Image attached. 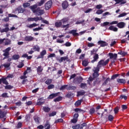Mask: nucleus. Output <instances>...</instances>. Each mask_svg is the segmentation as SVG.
<instances>
[{"label":"nucleus","mask_w":129,"mask_h":129,"mask_svg":"<svg viewBox=\"0 0 129 129\" xmlns=\"http://www.w3.org/2000/svg\"><path fill=\"white\" fill-rule=\"evenodd\" d=\"M34 39L35 38L32 36H27L25 37L24 40L25 41H28V42H31L32 41H34Z\"/></svg>","instance_id":"8"},{"label":"nucleus","mask_w":129,"mask_h":129,"mask_svg":"<svg viewBox=\"0 0 129 129\" xmlns=\"http://www.w3.org/2000/svg\"><path fill=\"white\" fill-rule=\"evenodd\" d=\"M34 32H37L38 31H40V30H43V28L42 27H38V28H36L33 29Z\"/></svg>","instance_id":"44"},{"label":"nucleus","mask_w":129,"mask_h":129,"mask_svg":"<svg viewBox=\"0 0 129 129\" xmlns=\"http://www.w3.org/2000/svg\"><path fill=\"white\" fill-rule=\"evenodd\" d=\"M99 58V56H98V54H95L93 57L94 59L91 61L92 63H93L94 62L97 61Z\"/></svg>","instance_id":"18"},{"label":"nucleus","mask_w":129,"mask_h":129,"mask_svg":"<svg viewBox=\"0 0 129 129\" xmlns=\"http://www.w3.org/2000/svg\"><path fill=\"white\" fill-rule=\"evenodd\" d=\"M118 54L119 55H121L122 56H125V55H126L127 53L124 51H120L118 52Z\"/></svg>","instance_id":"40"},{"label":"nucleus","mask_w":129,"mask_h":129,"mask_svg":"<svg viewBox=\"0 0 129 129\" xmlns=\"http://www.w3.org/2000/svg\"><path fill=\"white\" fill-rule=\"evenodd\" d=\"M93 9H88L86 11H85V14H88V13H90L92 12Z\"/></svg>","instance_id":"60"},{"label":"nucleus","mask_w":129,"mask_h":129,"mask_svg":"<svg viewBox=\"0 0 129 129\" xmlns=\"http://www.w3.org/2000/svg\"><path fill=\"white\" fill-rule=\"evenodd\" d=\"M30 6H31V4L29 3H26L23 4V8H25L30 7Z\"/></svg>","instance_id":"33"},{"label":"nucleus","mask_w":129,"mask_h":129,"mask_svg":"<svg viewBox=\"0 0 129 129\" xmlns=\"http://www.w3.org/2000/svg\"><path fill=\"white\" fill-rule=\"evenodd\" d=\"M93 76L94 78H96V77H98V76H99V75L98 74V73L94 72Z\"/></svg>","instance_id":"39"},{"label":"nucleus","mask_w":129,"mask_h":129,"mask_svg":"<svg viewBox=\"0 0 129 129\" xmlns=\"http://www.w3.org/2000/svg\"><path fill=\"white\" fill-rule=\"evenodd\" d=\"M4 117H6V114L3 111L0 110V118H4Z\"/></svg>","instance_id":"28"},{"label":"nucleus","mask_w":129,"mask_h":129,"mask_svg":"<svg viewBox=\"0 0 129 129\" xmlns=\"http://www.w3.org/2000/svg\"><path fill=\"white\" fill-rule=\"evenodd\" d=\"M55 87V86L53 84H50L47 87V89H53Z\"/></svg>","instance_id":"43"},{"label":"nucleus","mask_w":129,"mask_h":129,"mask_svg":"<svg viewBox=\"0 0 129 129\" xmlns=\"http://www.w3.org/2000/svg\"><path fill=\"white\" fill-rule=\"evenodd\" d=\"M109 30H110V31H113V32H117V28L114 27V26H110L109 27Z\"/></svg>","instance_id":"16"},{"label":"nucleus","mask_w":129,"mask_h":129,"mask_svg":"<svg viewBox=\"0 0 129 129\" xmlns=\"http://www.w3.org/2000/svg\"><path fill=\"white\" fill-rule=\"evenodd\" d=\"M55 26L56 28H60V27L62 26V22H61V20L56 22Z\"/></svg>","instance_id":"17"},{"label":"nucleus","mask_w":129,"mask_h":129,"mask_svg":"<svg viewBox=\"0 0 129 129\" xmlns=\"http://www.w3.org/2000/svg\"><path fill=\"white\" fill-rule=\"evenodd\" d=\"M117 82H118V83L124 84L125 83V80L123 79H119L117 80Z\"/></svg>","instance_id":"23"},{"label":"nucleus","mask_w":129,"mask_h":129,"mask_svg":"<svg viewBox=\"0 0 129 129\" xmlns=\"http://www.w3.org/2000/svg\"><path fill=\"white\" fill-rule=\"evenodd\" d=\"M86 86H87V84H86L85 83H82L81 84V88L84 89V88H85V87H86Z\"/></svg>","instance_id":"52"},{"label":"nucleus","mask_w":129,"mask_h":129,"mask_svg":"<svg viewBox=\"0 0 129 129\" xmlns=\"http://www.w3.org/2000/svg\"><path fill=\"white\" fill-rule=\"evenodd\" d=\"M2 81L3 84H6V85H9V82H8V81H7L6 79L2 78Z\"/></svg>","instance_id":"26"},{"label":"nucleus","mask_w":129,"mask_h":129,"mask_svg":"<svg viewBox=\"0 0 129 129\" xmlns=\"http://www.w3.org/2000/svg\"><path fill=\"white\" fill-rule=\"evenodd\" d=\"M60 22H61L62 25H64V24H66L68 22V18H63L60 20Z\"/></svg>","instance_id":"24"},{"label":"nucleus","mask_w":129,"mask_h":129,"mask_svg":"<svg viewBox=\"0 0 129 129\" xmlns=\"http://www.w3.org/2000/svg\"><path fill=\"white\" fill-rule=\"evenodd\" d=\"M43 110L45 112H49L51 110V109L49 107L44 106L43 107Z\"/></svg>","instance_id":"25"},{"label":"nucleus","mask_w":129,"mask_h":129,"mask_svg":"<svg viewBox=\"0 0 129 129\" xmlns=\"http://www.w3.org/2000/svg\"><path fill=\"white\" fill-rule=\"evenodd\" d=\"M117 26L118 28H119V29H122L125 26V23L124 22H120L117 24Z\"/></svg>","instance_id":"12"},{"label":"nucleus","mask_w":129,"mask_h":129,"mask_svg":"<svg viewBox=\"0 0 129 129\" xmlns=\"http://www.w3.org/2000/svg\"><path fill=\"white\" fill-rule=\"evenodd\" d=\"M56 96H58V93L51 94L49 96V97H48V99H52V98L56 97Z\"/></svg>","instance_id":"13"},{"label":"nucleus","mask_w":129,"mask_h":129,"mask_svg":"<svg viewBox=\"0 0 129 129\" xmlns=\"http://www.w3.org/2000/svg\"><path fill=\"white\" fill-rule=\"evenodd\" d=\"M94 46V43H88V47H91Z\"/></svg>","instance_id":"63"},{"label":"nucleus","mask_w":129,"mask_h":129,"mask_svg":"<svg viewBox=\"0 0 129 129\" xmlns=\"http://www.w3.org/2000/svg\"><path fill=\"white\" fill-rule=\"evenodd\" d=\"M84 94H85L84 91H81L78 92V95H84Z\"/></svg>","instance_id":"48"},{"label":"nucleus","mask_w":129,"mask_h":129,"mask_svg":"<svg viewBox=\"0 0 129 129\" xmlns=\"http://www.w3.org/2000/svg\"><path fill=\"white\" fill-rule=\"evenodd\" d=\"M46 0H41L40 2H38L36 4L34 5V6H36V8L37 7H41L43 6L46 3Z\"/></svg>","instance_id":"9"},{"label":"nucleus","mask_w":129,"mask_h":129,"mask_svg":"<svg viewBox=\"0 0 129 129\" xmlns=\"http://www.w3.org/2000/svg\"><path fill=\"white\" fill-rule=\"evenodd\" d=\"M33 50L37 51V52H40V47L38 45L35 46L33 47Z\"/></svg>","instance_id":"27"},{"label":"nucleus","mask_w":129,"mask_h":129,"mask_svg":"<svg viewBox=\"0 0 129 129\" xmlns=\"http://www.w3.org/2000/svg\"><path fill=\"white\" fill-rule=\"evenodd\" d=\"M38 26H39V24H37L36 23H33L29 25H27V27L29 29H32V28H35V27H37Z\"/></svg>","instance_id":"15"},{"label":"nucleus","mask_w":129,"mask_h":129,"mask_svg":"<svg viewBox=\"0 0 129 129\" xmlns=\"http://www.w3.org/2000/svg\"><path fill=\"white\" fill-rule=\"evenodd\" d=\"M12 58L14 60H18L20 58V55L19 54H15L13 56Z\"/></svg>","instance_id":"35"},{"label":"nucleus","mask_w":129,"mask_h":129,"mask_svg":"<svg viewBox=\"0 0 129 129\" xmlns=\"http://www.w3.org/2000/svg\"><path fill=\"white\" fill-rule=\"evenodd\" d=\"M29 8L33 12V13L35 14L36 16H41V15H44L45 13L44 10H41L40 8L37 9V5L31 6Z\"/></svg>","instance_id":"1"},{"label":"nucleus","mask_w":129,"mask_h":129,"mask_svg":"<svg viewBox=\"0 0 129 129\" xmlns=\"http://www.w3.org/2000/svg\"><path fill=\"white\" fill-rule=\"evenodd\" d=\"M56 113H57L55 111L52 112V113L49 114V116H54L56 115Z\"/></svg>","instance_id":"64"},{"label":"nucleus","mask_w":129,"mask_h":129,"mask_svg":"<svg viewBox=\"0 0 129 129\" xmlns=\"http://www.w3.org/2000/svg\"><path fill=\"white\" fill-rule=\"evenodd\" d=\"M42 20H43V18L41 17H36L34 18L29 17L27 19L28 22H38V21H41Z\"/></svg>","instance_id":"4"},{"label":"nucleus","mask_w":129,"mask_h":129,"mask_svg":"<svg viewBox=\"0 0 129 129\" xmlns=\"http://www.w3.org/2000/svg\"><path fill=\"white\" fill-rule=\"evenodd\" d=\"M109 56L110 59H113V60H116L117 58V54L116 53H109Z\"/></svg>","instance_id":"7"},{"label":"nucleus","mask_w":129,"mask_h":129,"mask_svg":"<svg viewBox=\"0 0 129 129\" xmlns=\"http://www.w3.org/2000/svg\"><path fill=\"white\" fill-rule=\"evenodd\" d=\"M108 81H110V79L108 78L103 83V85H106V84L108 83Z\"/></svg>","instance_id":"51"},{"label":"nucleus","mask_w":129,"mask_h":129,"mask_svg":"<svg viewBox=\"0 0 129 129\" xmlns=\"http://www.w3.org/2000/svg\"><path fill=\"white\" fill-rule=\"evenodd\" d=\"M37 73L40 75L41 73H42V71H43V68L42 66H39L37 68Z\"/></svg>","instance_id":"20"},{"label":"nucleus","mask_w":129,"mask_h":129,"mask_svg":"<svg viewBox=\"0 0 129 129\" xmlns=\"http://www.w3.org/2000/svg\"><path fill=\"white\" fill-rule=\"evenodd\" d=\"M52 57H56V54L55 53H51L47 56V58H52Z\"/></svg>","instance_id":"55"},{"label":"nucleus","mask_w":129,"mask_h":129,"mask_svg":"<svg viewBox=\"0 0 129 129\" xmlns=\"http://www.w3.org/2000/svg\"><path fill=\"white\" fill-rule=\"evenodd\" d=\"M100 68H101L100 67H98V64L96 68H94L93 72H97L98 73V72L99 71Z\"/></svg>","instance_id":"29"},{"label":"nucleus","mask_w":129,"mask_h":129,"mask_svg":"<svg viewBox=\"0 0 129 129\" xmlns=\"http://www.w3.org/2000/svg\"><path fill=\"white\" fill-rule=\"evenodd\" d=\"M81 100H78L75 103V105H76V106H79V105L81 104Z\"/></svg>","instance_id":"41"},{"label":"nucleus","mask_w":129,"mask_h":129,"mask_svg":"<svg viewBox=\"0 0 129 129\" xmlns=\"http://www.w3.org/2000/svg\"><path fill=\"white\" fill-rule=\"evenodd\" d=\"M79 127H80V125H79V124H77L75 126H72V128L73 129H79Z\"/></svg>","instance_id":"50"},{"label":"nucleus","mask_w":129,"mask_h":129,"mask_svg":"<svg viewBox=\"0 0 129 129\" xmlns=\"http://www.w3.org/2000/svg\"><path fill=\"white\" fill-rule=\"evenodd\" d=\"M102 13H103V10H99L96 12V14H97V15H101V14H102Z\"/></svg>","instance_id":"46"},{"label":"nucleus","mask_w":129,"mask_h":129,"mask_svg":"<svg viewBox=\"0 0 129 129\" xmlns=\"http://www.w3.org/2000/svg\"><path fill=\"white\" fill-rule=\"evenodd\" d=\"M16 127H17V128H20V127H22V122H18Z\"/></svg>","instance_id":"59"},{"label":"nucleus","mask_w":129,"mask_h":129,"mask_svg":"<svg viewBox=\"0 0 129 129\" xmlns=\"http://www.w3.org/2000/svg\"><path fill=\"white\" fill-rule=\"evenodd\" d=\"M61 100H62V97H61V96L58 97L54 99V102H57L58 101H61Z\"/></svg>","instance_id":"30"},{"label":"nucleus","mask_w":129,"mask_h":129,"mask_svg":"<svg viewBox=\"0 0 129 129\" xmlns=\"http://www.w3.org/2000/svg\"><path fill=\"white\" fill-rule=\"evenodd\" d=\"M44 127H45V129H50L51 128V124L49 122L47 121L46 123L44 124Z\"/></svg>","instance_id":"21"},{"label":"nucleus","mask_w":129,"mask_h":129,"mask_svg":"<svg viewBox=\"0 0 129 129\" xmlns=\"http://www.w3.org/2000/svg\"><path fill=\"white\" fill-rule=\"evenodd\" d=\"M94 112H95V110L94 109V108H92L90 109V114H93V113H94Z\"/></svg>","instance_id":"56"},{"label":"nucleus","mask_w":129,"mask_h":129,"mask_svg":"<svg viewBox=\"0 0 129 129\" xmlns=\"http://www.w3.org/2000/svg\"><path fill=\"white\" fill-rule=\"evenodd\" d=\"M96 8L98 10H100V9H102V5L99 4L98 5H97Z\"/></svg>","instance_id":"57"},{"label":"nucleus","mask_w":129,"mask_h":129,"mask_svg":"<svg viewBox=\"0 0 129 129\" xmlns=\"http://www.w3.org/2000/svg\"><path fill=\"white\" fill-rule=\"evenodd\" d=\"M57 43H59L60 44H62V43H64V40L57 39L56 40Z\"/></svg>","instance_id":"62"},{"label":"nucleus","mask_w":129,"mask_h":129,"mask_svg":"<svg viewBox=\"0 0 129 129\" xmlns=\"http://www.w3.org/2000/svg\"><path fill=\"white\" fill-rule=\"evenodd\" d=\"M75 111L76 112H82V111H83V110L80 108H76V109H75Z\"/></svg>","instance_id":"49"},{"label":"nucleus","mask_w":129,"mask_h":129,"mask_svg":"<svg viewBox=\"0 0 129 129\" xmlns=\"http://www.w3.org/2000/svg\"><path fill=\"white\" fill-rule=\"evenodd\" d=\"M5 45L7 46L8 45L11 44V40L10 39H5Z\"/></svg>","instance_id":"37"},{"label":"nucleus","mask_w":129,"mask_h":129,"mask_svg":"<svg viewBox=\"0 0 129 129\" xmlns=\"http://www.w3.org/2000/svg\"><path fill=\"white\" fill-rule=\"evenodd\" d=\"M46 54H47V51H46V50H43L42 51H41L40 52L41 57H38V58H43V57H44V56H45V55H46Z\"/></svg>","instance_id":"22"},{"label":"nucleus","mask_w":129,"mask_h":129,"mask_svg":"<svg viewBox=\"0 0 129 129\" xmlns=\"http://www.w3.org/2000/svg\"><path fill=\"white\" fill-rule=\"evenodd\" d=\"M108 62H109V59H106V61L102 59L98 63V67H100L101 68L102 66H106V64H108Z\"/></svg>","instance_id":"3"},{"label":"nucleus","mask_w":129,"mask_h":129,"mask_svg":"<svg viewBox=\"0 0 129 129\" xmlns=\"http://www.w3.org/2000/svg\"><path fill=\"white\" fill-rule=\"evenodd\" d=\"M52 81H53V80L52 79H47L45 81V83L47 84V85H49V84H51V83H52Z\"/></svg>","instance_id":"34"},{"label":"nucleus","mask_w":129,"mask_h":129,"mask_svg":"<svg viewBox=\"0 0 129 129\" xmlns=\"http://www.w3.org/2000/svg\"><path fill=\"white\" fill-rule=\"evenodd\" d=\"M98 45H100L101 47H105V46H107V43L105 41H103L102 40H100L98 42Z\"/></svg>","instance_id":"10"},{"label":"nucleus","mask_w":129,"mask_h":129,"mask_svg":"<svg viewBox=\"0 0 129 129\" xmlns=\"http://www.w3.org/2000/svg\"><path fill=\"white\" fill-rule=\"evenodd\" d=\"M52 2L51 1H48L45 4V10H49L51 7H52Z\"/></svg>","instance_id":"6"},{"label":"nucleus","mask_w":129,"mask_h":129,"mask_svg":"<svg viewBox=\"0 0 129 129\" xmlns=\"http://www.w3.org/2000/svg\"><path fill=\"white\" fill-rule=\"evenodd\" d=\"M11 64L9 62H7L3 65L5 68H9Z\"/></svg>","instance_id":"38"},{"label":"nucleus","mask_w":129,"mask_h":129,"mask_svg":"<svg viewBox=\"0 0 129 129\" xmlns=\"http://www.w3.org/2000/svg\"><path fill=\"white\" fill-rule=\"evenodd\" d=\"M12 50V48L11 47H8L6 49L3 50V56H4V57L3 58V60H5V59H7L9 58L10 56V51Z\"/></svg>","instance_id":"2"},{"label":"nucleus","mask_w":129,"mask_h":129,"mask_svg":"<svg viewBox=\"0 0 129 129\" xmlns=\"http://www.w3.org/2000/svg\"><path fill=\"white\" fill-rule=\"evenodd\" d=\"M119 75L118 74H115V75H114L112 76L111 77V79L113 80V79H115V78H116V77H118Z\"/></svg>","instance_id":"61"},{"label":"nucleus","mask_w":129,"mask_h":129,"mask_svg":"<svg viewBox=\"0 0 129 129\" xmlns=\"http://www.w3.org/2000/svg\"><path fill=\"white\" fill-rule=\"evenodd\" d=\"M68 60V57L67 56L61 57L60 59H58V61L60 63H62L63 61H66Z\"/></svg>","instance_id":"19"},{"label":"nucleus","mask_w":129,"mask_h":129,"mask_svg":"<svg viewBox=\"0 0 129 129\" xmlns=\"http://www.w3.org/2000/svg\"><path fill=\"white\" fill-rule=\"evenodd\" d=\"M91 81H93V78L92 77L89 78V81H88V84L90 85L91 83Z\"/></svg>","instance_id":"54"},{"label":"nucleus","mask_w":129,"mask_h":129,"mask_svg":"<svg viewBox=\"0 0 129 129\" xmlns=\"http://www.w3.org/2000/svg\"><path fill=\"white\" fill-rule=\"evenodd\" d=\"M110 23L108 22H104L102 24H101V27H105V26H107L108 25H109Z\"/></svg>","instance_id":"45"},{"label":"nucleus","mask_w":129,"mask_h":129,"mask_svg":"<svg viewBox=\"0 0 129 129\" xmlns=\"http://www.w3.org/2000/svg\"><path fill=\"white\" fill-rule=\"evenodd\" d=\"M14 87H13V86L12 85H7L6 86H5V89H12V88H13Z\"/></svg>","instance_id":"47"},{"label":"nucleus","mask_w":129,"mask_h":129,"mask_svg":"<svg viewBox=\"0 0 129 129\" xmlns=\"http://www.w3.org/2000/svg\"><path fill=\"white\" fill-rule=\"evenodd\" d=\"M69 4L67 1H64L62 3V7L63 10H66L68 8Z\"/></svg>","instance_id":"11"},{"label":"nucleus","mask_w":129,"mask_h":129,"mask_svg":"<svg viewBox=\"0 0 129 129\" xmlns=\"http://www.w3.org/2000/svg\"><path fill=\"white\" fill-rule=\"evenodd\" d=\"M127 15V13H123L118 15V18H122V17H125Z\"/></svg>","instance_id":"42"},{"label":"nucleus","mask_w":129,"mask_h":129,"mask_svg":"<svg viewBox=\"0 0 129 129\" xmlns=\"http://www.w3.org/2000/svg\"><path fill=\"white\" fill-rule=\"evenodd\" d=\"M34 120L36 123H39L40 122V117L38 116H34Z\"/></svg>","instance_id":"31"},{"label":"nucleus","mask_w":129,"mask_h":129,"mask_svg":"<svg viewBox=\"0 0 129 129\" xmlns=\"http://www.w3.org/2000/svg\"><path fill=\"white\" fill-rule=\"evenodd\" d=\"M10 30L9 27H6L2 30H1V33H5V32H8V31Z\"/></svg>","instance_id":"36"},{"label":"nucleus","mask_w":129,"mask_h":129,"mask_svg":"<svg viewBox=\"0 0 129 129\" xmlns=\"http://www.w3.org/2000/svg\"><path fill=\"white\" fill-rule=\"evenodd\" d=\"M17 17L18 16L15 15L10 14L8 15V17L3 19V21H4V22H9V20H10L9 18H17Z\"/></svg>","instance_id":"5"},{"label":"nucleus","mask_w":129,"mask_h":129,"mask_svg":"<svg viewBox=\"0 0 129 129\" xmlns=\"http://www.w3.org/2000/svg\"><path fill=\"white\" fill-rule=\"evenodd\" d=\"M89 63V62L87 60H83L82 61V65H83V66H84L85 67H86V66H87V65H88Z\"/></svg>","instance_id":"32"},{"label":"nucleus","mask_w":129,"mask_h":129,"mask_svg":"<svg viewBox=\"0 0 129 129\" xmlns=\"http://www.w3.org/2000/svg\"><path fill=\"white\" fill-rule=\"evenodd\" d=\"M108 118V120H109L110 121L113 120V117L111 115H109Z\"/></svg>","instance_id":"53"},{"label":"nucleus","mask_w":129,"mask_h":129,"mask_svg":"<svg viewBox=\"0 0 129 129\" xmlns=\"http://www.w3.org/2000/svg\"><path fill=\"white\" fill-rule=\"evenodd\" d=\"M70 26V24H68L67 25H63L61 26V28H67V29H68L69 28V26Z\"/></svg>","instance_id":"58"},{"label":"nucleus","mask_w":129,"mask_h":129,"mask_svg":"<svg viewBox=\"0 0 129 129\" xmlns=\"http://www.w3.org/2000/svg\"><path fill=\"white\" fill-rule=\"evenodd\" d=\"M77 30H72L69 32L70 34H72L74 36H79V34L78 33Z\"/></svg>","instance_id":"14"}]
</instances>
